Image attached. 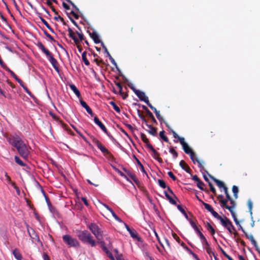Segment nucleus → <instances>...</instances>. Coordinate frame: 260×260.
I'll return each instance as SVG.
<instances>
[{
	"instance_id": "nucleus-19",
	"label": "nucleus",
	"mask_w": 260,
	"mask_h": 260,
	"mask_svg": "<svg viewBox=\"0 0 260 260\" xmlns=\"http://www.w3.org/2000/svg\"><path fill=\"white\" fill-rule=\"evenodd\" d=\"M179 165L181 168L185 171L187 173H190L191 170L184 160H181L180 161Z\"/></svg>"
},
{
	"instance_id": "nucleus-44",
	"label": "nucleus",
	"mask_w": 260,
	"mask_h": 260,
	"mask_svg": "<svg viewBox=\"0 0 260 260\" xmlns=\"http://www.w3.org/2000/svg\"><path fill=\"white\" fill-rule=\"evenodd\" d=\"M147 115L149 117V118L151 119V120L153 123H154L155 124H157V122L156 119H155L153 115L150 111L147 112Z\"/></svg>"
},
{
	"instance_id": "nucleus-2",
	"label": "nucleus",
	"mask_w": 260,
	"mask_h": 260,
	"mask_svg": "<svg viewBox=\"0 0 260 260\" xmlns=\"http://www.w3.org/2000/svg\"><path fill=\"white\" fill-rule=\"evenodd\" d=\"M227 201H222L221 207H223L229 210L231 212L233 218L236 223V224H239V220L237 218L236 214L234 211V209L236 206L235 201L231 197L226 199Z\"/></svg>"
},
{
	"instance_id": "nucleus-27",
	"label": "nucleus",
	"mask_w": 260,
	"mask_h": 260,
	"mask_svg": "<svg viewBox=\"0 0 260 260\" xmlns=\"http://www.w3.org/2000/svg\"><path fill=\"white\" fill-rule=\"evenodd\" d=\"M71 89L73 90V91L75 93V94L77 96V97L80 98L81 96L80 92L79 90L77 89L76 86L74 84H70L69 85Z\"/></svg>"
},
{
	"instance_id": "nucleus-54",
	"label": "nucleus",
	"mask_w": 260,
	"mask_h": 260,
	"mask_svg": "<svg viewBox=\"0 0 260 260\" xmlns=\"http://www.w3.org/2000/svg\"><path fill=\"white\" fill-rule=\"evenodd\" d=\"M101 46H102L103 48L104 49V52L107 54L108 56H109V55H110V54L106 46L104 45L103 42H101Z\"/></svg>"
},
{
	"instance_id": "nucleus-36",
	"label": "nucleus",
	"mask_w": 260,
	"mask_h": 260,
	"mask_svg": "<svg viewBox=\"0 0 260 260\" xmlns=\"http://www.w3.org/2000/svg\"><path fill=\"white\" fill-rule=\"evenodd\" d=\"M14 159L15 162L19 166L22 167L25 166V164L24 163L18 156H15Z\"/></svg>"
},
{
	"instance_id": "nucleus-32",
	"label": "nucleus",
	"mask_w": 260,
	"mask_h": 260,
	"mask_svg": "<svg viewBox=\"0 0 260 260\" xmlns=\"http://www.w3.org/2000/svg\"><path fill=\"white\" fill-rule=\"evenodd\" d=\"M188 220L192 228L194 230V231H196L197 232L198 234H199L200 232H201V231H200L199 228L196 224V223L190 219H188Z\"/></svg>"
},
{
	"instance_id": "nucleus-14",
	"label": "nucleus",
	"mask_w": 260,
	"mask_h": 260,
	"mask_svg": "<svg viewBox=\"0 0 260 260\" xmlns=\"http://www.w3.org/2000/svg\"><path fill=\"white\" fill-rule=\"evenodd\" d=\"M192 179L197 182L198 187L202 190H205L203 186L204 185V183L200 180L197 175H194L192 176Z\"/></svg>"
},
{
	"instance_id": "nucleus-25",
	"label": "nucleus",
	"mask_w": 260,
	"mask_h": 260,
	"mask_svg": "<svg viewBox=\"0 0 260 260\" xmlns=\"http://www.w3.org/2000/svg\"><path fill=\"white\" fill-rule=\"evenodd\" d=\"M152 156L156 160H157L159 163H162V159L159 157V154L157 152L155 149L152 151Z\"/></svg>"
},
{
	"instance_id": "nucleus-63",
	"label": "nucleus",
	"mask_w": 260,
	"mask_h": 260,
	"mask_svg": "<svg viewBox=\"0 0 260 260\" xmlns=\"http://www.w3.org/2000/svg\"><path fill=\"white\" fill-rule=\"evenodd\" d=\"M40 19L41 21L42 22V23L46 26V27L49 26V24L44 18L40 17Z\"/></svg>"
},
{
	"instance_id": "nucleus-47",
	"label": "nucleus",
	"mask_w": 260,
	"mask_h": 260,
	"mask_svg": "<svg viewBox=\"0 0 260 260\" xmlns=\"http://www.w3.org/2000/svg\"><path fill=\"white\" fill-rule=\"evenodd\" d=\"M169 151L173 155V156L174 158H176L177 157L178 153L173 147H171L170 148Z\"/></svg>"
},
{
	"instance_id": "nucleus-4",
	"label": "nucleus",
	"mask_w": 260,
	"mask_h": 260,
	"mask_svg": "<svg viewBox=\"0 0 260 260\" xmlns=\"http://www.w3.org/2000/svg\"><path fill=\"white\" fill-rule=\"evenodd\" d=\"M63 241L70 247L78 248L80 247V243L74 238L69 235H65L62 236Z\"/></svg>"
},
{
	"instance_id": "nucleus-7",
	"label": "nucleus",
	"mask_w": 260,
	"mask_h": 260,
	"mask_svg": "<svg viewBox=\"0 0 260 260\" xmlns=\"http://www.w3.org/2000/svg\"><path fill=\"white\" fill-rule=\"evenodd\" d=\"M93 143L101 151L105 156L109 157L110 158H113V155L111 152L106 148L99 140L96 138H93L92 140Z\"/></svg>"
},
{
	"instance_id": "nucleus-28",
	"label": "nucleus",
	"mask_w": 260,
	"mask_h": 260,
	"mask_svg": "<svg viewBox=\"0 0 260 260\" xmlns=\"http://www.w3.org/2000/svg\"><path fill=\"white\" fill-rule=\"evenodd\" d=\"M164 194H165L166 198L169 200V202L171 204L174 205H177L176 201L174 199H173L166 191H164Z\"/></svg>"
},
{
	"instance_id": "nucleus-16",
	"label": "nucleus",
	"mask_w": 260,
	"mask_h": 260,
	"mask_svg": "<svg viewBox=\"0 0 260 260\" xmlns=\"http://www.w3.org/2000/svg\"><path fill=\"white\" fill-rule=\"evenodd\" d=\"M128 176L129 177L133 180V181L135 182V183L137 185L138 187H140L142 185V183L139 180L137 176L135 175V174L132 173H128Z\"/></svg>"
},
{
	"instance_id": "nucleus-58",
	"label": "nucleus",
	"mask_w": 260,
	"mask_h": 260,
	"mask_svg": "<svg viewBox=\"0 0 260 260\" xmlns=\"http://www.w3.org/2000/svg\"><path fill=\"white\" fill-rule=\"evenodd\" d=\"M172 236L174 239L178 243H180V239L179 237L177 236V235L174 233H172Z\"/></svg>"
},
{
	"instance_id": "nucleus-39",
	"label": "nucleus",
	"mask_w": 260,
	"mask_h": 260,
	"mask_svg": "<svg viewBox=\"0 0 260 260\" xmlns=\"http://www.w3.org/2000/svg\"><path fill=\"white\" fill-rule=\"evenodd\" d=\"M109 104L113 107V109L117 113L120 112V109L119 107L118 106H117V105L113 101H110L109 102Z\"/></svg>"
},
{
	"instance_id": "nucleus-13",
	"label": "nucleus",
	"mask_w": 260,
	"mask_h": 260,
	"mask_svg": "<svg viewBox=\"0 0 260 260\" xmlns=\"http://www.w3.org/2000/svg\"><path fill=\"white\" fill-rule=\"evenodd\" d=\"M49 61L50 62L51 64L52 65L53 68L55 69V70L59 73V70L58 68V63L57 61V60L53 57V56H50L49 58H48Z\"/></svg>"
},
{
	"instance_id": "nucleus-61",
	"label": "nucleus",
	"mask_w": 260,
	"mask_h": 260,
	"mask_svg": "<svg viewBox=\"0 0 260 260\" xmlns=\"http://www.w3.org/2000/svg\"><path fill=\"white\" fill-rule=\"evenodd\" d=\"M72 127L74 128V129L84 139H85V137L83 136V135L77 129V128L73 125H71Z\"/></svg>"
},
{
	"instance_id": "nucleus-35",
	"label": "nucleus",
	"mask_w": 260,
	"mask_h": 260,
	"mask_svg": "<svg viewBox=\"0 0 260 260\" xmlns=\"http://www.w3.org/2000/svg\"><path fill=\"white\" fill-rule=\"evenodd\" d=\"M206 228H207V230L210 232L212 235L215 234V231L210 223L207 222Z\"/></svg>"
},
{
	"instance_id": "nucleus-1",
	"label": "nucleus",
	"mask_w": 260,
	"mask_h": 260,
	"mask_svg": "<svg viewBox=\"0 0 260 260\" xmlns=\"http://www.w3.org/2000/svg\"><path fill=\"white\" fill-rule=\"evenodd\" d=\"M9 143L17 149L19 154L24 159L27 160L30 154L31 147L24 143L18 135L9 138Z\"/></svg>"
},
{
	"instance_id": "nucleus-37",
	"label": "nucleus",
	"mask_w": 260,
	"mask_h": 260,
	"mask_svg": "<svg viewBox=\"0 0 260 260\" xmlns=\"http://www.w3.org/2000/svg\"><path fill=\"white\" fill-rule=\"evenodd\" d=\"M232 191L234 194V197L235 199H237L238 198V193L239 192L238 188L236 185H233L232 187Z\"/></svg>"
},
{
	"instance_id": "nucleus-22",
	"label": "nucleus",
	"mask_w": 260,
	"mask_h": 260,
	"mask_svg": "<svg viewBox=\"0 0 260 260\" xmlns=\"http://www.w3.org/2000/svg\"><path fill=\"white\" fill-rule=\"evenodd\" d=\"M129 233L133 238L137 240L139 242H142L141 238L138 236V234L135 230L132 229V231H129Z\"/></svg>"
},
{
	"instance_id": "nucleus-9",
	"label": "nucleus",
	"mask_w": 260,
	"mask_h": 260,
	"mask_svg": "<svg viewBox=\"0 0 260 260\" xmlns=\"http://www.w3.org/2000/svg\"><path fill=\"white\" fill-rule=\"evenodd\" d=\"M26 227L28 234L30 237L31 239L36 240H37L38 242L41 243L39 237L38 236L35 230L32 228L29 227V226L28 224L26 225Z\"/></svg>"
},
{
	"instance_id": "nucleus-17",
	"label": "nucleus",
	"mask_w": 260,
	"mask_h": 260,
	"mask_svg": "<svg viewBox=\"0 0 260 260\" xmlns=\"http://www.w3.org/2000/svg\"><path fill=\"white\" fill-rule=\"evenodd\" d=\"M94 121L95 123L97 124L104 133H107L106 127L96 116L94 117Z\"/></svg>"
},
{
	"instance_id": "nucleus-8",
	"label": "nucleus",
	"mask_w": 260,
	"mask_h": 260,
	"mask_svg": "<svg viewBox=\"0 0 260 260\" xmlns=\"http://www.w3.org/2000/svg\"><path fill=\"white\" fill-rule=\"evenodd\" d=\"M222 225L224 226L225 228L228 229V228L231 229L232 228L233 231H235V228L233 225L231 220L226 217L225 216H223V218L220 221Z\"/></svg>"
},
{
	"instance_id": "nucleus-34",
	"label": "nucleus",
	"mask_w": 260,
	"mask_h": 260,
	"mask_svg": "<svg viewBox=\"0 0 260 260\" xmlns=\"http://www.w3.org/2000/svg\"><path fill=\"white\" fill-rule=\"evenodd\" d=\"M206 250L207 253L209 255V256L211 257L212 255L214 256L215 255V253L212 251L211 247L210 246L209 244L208 246H206Z\"/></svg>"
},
{
	"instance_id": "nucleus-10",
	"label": "nucleus",
	"mask_w": 260,
	"mask_h": 260,
	"mask_svg": "<svg viewBox=\"0 0 260 260\" xmlns=\"http://www.w3.org/2000/svg\"><path fill=\"white\" fill-rule=\"evenodd\" d=\"M37 45L38 47L46 55L48 58L53 55V54L45 47L44 45L41 42H38Z\"/></svg>"
},
{
	"instance_id": "nucleus-23",
	"label": "nucleus",
	"mask_w": 260,
	"mask_h": 260,
	"mask_svg": "<svg viewBox=\"0 0 260 260\" xmlns=\"http://www.w3.org/2000/svg\"><path fill=\"white\" fill-rule=\"evenodd\" d=\"M103 205L108 210H109L111 212L113 217L115 218V220H116L117 221H119V222L121 221V220L120 219V218H119V217L115 214V213L113 211V210L111 208H110L106 204H103Z\"/></svg>"
},
{
	"instance_id": "nucleus-52",
	"label": "nucleus",
	"mask_w": 260,
	"mask_h": 260,
	"mask_svg": "<svg viewBox=\"0 0 260 260\" xmlns=\"http://www.w3.org/2000/svg\"><path fill=\"white\" fill-rule=\"evenodd\" d=\"M44 34L51 42H55L53 38L50 35H49L46 30H44Z\"/></svg>"
},
{
	"instance_id": "nucleus-55",
	"label": "nucleus",
	"mask_w": 260,
	"mask_h": 260,
	"mask_svg": "<svg viewBox=\"0 0 260 260\" xmlns=\"http://www.w3.org/2000/svg\"><path fill=\"white\" fill-rule=\"evenodd\" d=\"M248 239L250 240V241H251V242L252 243V244H253V246H255V245L256 244V242L254 240V239L252 235H250L249 237L248 238Z\"/></svg>"
},
{
	"instance_id": "nucleus-49",
	"label": "nucleus",
	"mask_w": 260,
	"mask_h": 260,
	"mask_svg": "<svg viewBox=\"0 0 260 260\" xmlns=\"http://www.w3.org/2000/svg\"><path fill=\"white\" fill-rule=\"evenodd\" d=\"M194 163L197 162L198 164V166L199 168L201 169H204V167L202 165V162L199 159V158L196 156H194Z\"/></svg>"
},
{
	"instance_id": "nucleus-56",
	"label": "nucleus",
	"mask_w": 260,
	"mask_h": 260,
	"mask_svg": "<svg viewBox=\"0 0 260 260\" xmlns=\"http://www.w3.org/2000/svg\"><path fill=\"white\" fill-rule=\"evenodd\" d=\"M247 205L249 208V210L250 214H252V202L251 200H248Z\"/></svg>"
},
{
	"instance_id": "nucleus-30",
	"label": "nucleus",
	"mask_w": 260,
	"mask_h": 260,
	"mask_svg": "<svg viewBox=\"0 0 260 260\" xmlns=\"http://www.w3.org/2000/svg\"><path fill=\"white\" fill-rule=\"evenodd\" d=\"M164 123L166 125V126L171 130V132L172 133L173 135V137L175 138H177L178 139V140H179V138H183V137H180L177 134V133L173 129H172L171 128V127L170 126V125H169V124L166 122V121H164Z\"/></svg>"
},
{
	"instance_id": "nucleus-40",
	"label": "nucleus",
	"mask_w": 260,
	"mask_h": 260,
	"mask_svg": "<svg viewBox=\"0 0 260 260\" xmlns=\"http://www.w3.org/2000/svg\"><path fill=\"white\" fill-rule=\"evenodd\" d=\"M212 215L217 219L220 220V221H221V220L223 218V217H222L221 216H220L216 211H215L214 210H213L210 212Z\"/></svg>"
},
{
	"instance_id": "nucleus-50",
	"label": "nucleus",
	"mask_w": 260,
	"mask_h": 260,
	"mask_svg": "<svg viewBox=\"0 0 260 260\" xmlns=\"http://www.w3.org/2000/svg\"><path fill=\"white\" fill-rule=\"evenodd\" d=\"M158 183L159 185L162 188H165L167 187L166 184L163 180L158 179Z\"/></svg>"
},
{
	"instance_id": "nucleus-26",
	"label": "nucleus",
	"mask_w": 260,
	"mask_h": 260,
	"mask_svg": "<svg viewBox=\"0 0 260 260\" xmlns=\"http://www.w3.org/2000/svg\"><path fill=\"white\" fill-rule=\"evenodd\" d=\"M149 128V130H147L148 133L155 136L157 134V129L155 127H153L151 125L149 124L147 126Z\"/></svg>"
},
{
	"instance_id": "nucleus-62",
	"label": "nucleus",
	"mask_w": 260,
	"mask_h": 260,
	"mask_svg": "<svg viewBox=\"0 0 260 260\" xmlns=\"http://www.w3.org/2000/svg\"><path fill=\"white\" fill-rule=\"evenodd\" d=\"M223 190H224V192L225 193L226 199L228 198H229L230 197H231V196H230V194L229 193V192H228V187L226 186L224 187Z\"/></svg>"
},
{
	"instance_id": "nucleus-38",
	"label": "nucleus",
	"mask_w": 260,
	"mask_h": 260,
	"mask_svg": "<svg viewBox=\"0 0 260 260\" xmlns=\"http://www.w3.org/2000/svg\"><path fill=\"white\" fill-rule=\"evenodd\" d=\"M82 58L83 61L84 62V64L86 66H88L89 65L90 63H89V61L88 60V59L86 58V52L85 51H84L82 54Z\"/></svg>"
},
{
	"instance_id": "nucleus-3",
	"label": "nucleus",
	"mask_w": 260,
	"mask_h": 260,
	"mask_svg": "<svg viewBox=\"0 0 260 260\" xmlns=\"http://www.w3.org/2000/svg\"><path fill=\"white\" fill-rule=\"evenodd\" d=\"M77 236L82 242L88 244L92 247L95 246V241L93 239V237L87 231L84 230L79 232Z\"/></svg>"
},
{
	"instance_id": "nucleus-51",
	"label": "nucleus",
	"mask_w": 260,
	"mask_h": 260,
	"mask_svg": "<svg viewBox=\"0 0 260 260\" xmlns=\"http://www.w3.org/2000/svg\"><path fill=\"white\" fill-rule=\"evenodd\" d=\"M67 15H68L69 18L70 19L71 21L74 24V25H75L78 29H80V28L77 24V22L70 16L69 13L66 12Z\"/></svg>"
},
{
	"instance_id": "nucleus-43",
	"label": "nucleus",
	"mask_w": 260,
	"mask_h": 260,
	"mask_svg": "<svg viewBox=\"0 0 260 260\" xmlns=\"http://www.w3.org/2000/svg\"><path fill=\"white\" fill-rule=\"evenodd\" d=\"M5 70L8 72H9L11 75V76L13 77L16 80V79L18 78L17 76L14 73V72H13L11 70H10L9 68L7 67Z\"/></svg>"
},
{
	"instance_id": "nucleus-5",
	"label": "nucleus",
	"mask_w": 260,
	"mask_h": 260,
	"mask_svg": "<svg viewBox=\"0 0 260 260\" xmlns=\"http://www.w3.org/2000/svg\"><path fill=\"white\" fill-rule=\"evenodd\" d=\"M179 142L182 146L183 150L186 154H189L190 159L194 163V156H196L195 153L190 148L188 145L185 142L184 138H179Z\"/></svg>"
},
{
	"instance_id": "nucleus-15",
	"label": "nucleus",
	"mask_w": 260,
	"mask_h": 260,
	"mask_svg": "<svg viewBox=\"0 0 260 260\" xmlns=\"http://www.w3.org/2000/svg\"><path fill=\"white\" fill-rule=\"evenodd\" d=\"M80 104L84 108L87 112L91 116H93V112L92 111V110L91 109V108L88 106V105L86 104V103L83 100H80Z\"/></svg>"
},
{
	"instance_id": "nucleus-64",
	"label": "nucleus",
	"mask_w": 260,
	"mask_h": 260,
	"mask_svg": "<svg viewBox=\"0 0 260 260\" xmlns=\"http://www.w3.org/2000/svg\"><path fill=\"white\" fill-rule=\"evenodd\" d=\"M155 115H156V116L157 117V118L159 120V121H161L163 120V118L161 116L160 114V112L159 111H158L157 112L155 113Z\"/></svg>"
},
{
	"instance_id": "nucleus-20",
	"label": "nucleus",
	"mask_w": 260,
	"mask_h": 260,
	"mask_svg": "<svg viewBox=\"0 0 260 260\" xmlns=\"http://www.w3.org/2000/svg\"><path fill=\"white\" fill-rule=\"evenodd\" d=\"M209 176L216 183L217 185L218 186L219 188H223L224 189L226 186L224 185V183L216 178H214V177L212 176L211 175L209 174Z\"/></svg>"
},
{
	"instance_id": "nucleus-21",
	"label": "nucleus",
	"mask_w": 260,
	"mask_h": 260,
	"mask_svg": "<svg viewBox=\"0 0 260 260\" xmlns=\"http://www.w3.org/2000/svg\"><path fill=\"white\" fill-rule=\"evenodd\" d=\"M90 36L91 38L92 39V40H93L94 43L99 44L100 43H101V42H102L99 39V35L96 32L93 31L92 33L90 34Z\"/></svg>"
},
{
	"instance_id": "nucleus-11",
	"label": "nucleus",
	"mask_w": 260,
	"mask_h": 260,
	"mask_svg": "<svg viewBox=\"0 0 260 260\" xmlns=\"http://www.w3.org/2000/svg\"><path fill=\"white\" fill-rule=\"evenodd\" d=\"M37 45L38 47L46 55L48 58L53 55V54L45 47L44 45L41 42H38Z\"/></svg>"
},
{
	"instance_id": "nucleus-33",
	"label": "nucleus",
	"mask_w": 260,
	"mask_h": 260,
	"mask_svg": "<svg viewBox=\"0 0 260 260\" xmlns=\"http://www.w3.org/2000/svg\"><path fill=\"white\" fill-rule=\"evenodd\" d=\"M134 157L135 158L138 165L140 167L141 171L142 172H143L144 173H145L147 176H148L146 172L145 171V170L144 169V167H143V166L141 164V162L140 161V160L135 156V155H134Z\"/></svg>"
},
{
	"instance_id": "nucleus-18",
	"label": "nucleus",
	"mask_w": 260,
	"mask_h": 260,
	"mask_svg": "<svg viewBox=\"0 0 260 260\" xmlns=\"http://www.w3.org/2000/svg\"><path fill=\"white\" fill-rule=\"evenodd\" d=\"M68 30L69 32V37L73 40L75 43L76 45L79 44V40L76 37V36H75V33L73 32V31L70 27H68Z\"/></svg>"
},
{
	"instance_id": "nucleus-57",
	"label": "nucleus",
	"mask_w": 260,
	"mask_h": 260,
	"mask_svg": "<svg viewBox=\"0 0 260 260\" xmlns=\"http://www.w3.org/2000/svg\"><path fill=\"white\" fill-rule=\"evenodd\" d=\"M168 176L171 178H172L174 181H175L177 179V178L176 177V176L174 175V174L170 171V172H168Z\"/></svg>"
},
{
	"instance_id": "nucleus-53",
	"label": "nucleus",
	"mask_w": 260,
	"mask_h": 260,
	"mask_svg": "<svg viewBox=\"0 0 260 260\" xmlns=\"http://www.w3.org/2000/svg\"><path fill=\"white\" fill-rule=\"evenodd\" d=\"M209 186L210 187V190L214 194H216V189L215 188H214V187L213 186V184H212L211 182H209Z\"/></svg>"
},
{
	"instance_id": "nucleus-46",
	"label": "nucleus",
	"mask_w": 260,
	"mask_h": 260,
	"mask_svg": "<svg viewBox=\"0 0 260 260\" xmlns=\"http://www.w3.org/2000/svg\"><path fill=\"white\" fill-rule=\"evenodd\" d=\"M93 61L95 62L98 66H100L101 64H104V61L102 59H100V58H95L93 59Z\"/></svg>"
},
{
	"instance_id": "nucleus-45",
	"label": "nucleus",
	"mask_w": 260,
	"mask_h": 260,
	"mask_svg": "<svg viewBox=\"0 0 260 260\" xmlns=\"http://www.w3.org/2000/svg\"><path fill=\"white\" fill-rule=\"evenodd\" d=\"M202 204L204 206L205 209L209 212H211L213 210L211 206L209 204L206 203L204 202H202Z\"/></svg>"
},
{
	"instance_id": "nucleus-41",
	"label": "nucleus",
	"mask_w": 260,
	"mask_h": 260,
	"mask_svg": "<svg viewBox=\"0 0 260 260\" xmlns=\"http://www.w3.org/2000/svg\"><path fill=\"white\" fill-rule=\"evenodd\" d=\"M177 209L184 215L185 217L188 220V215L186 213L185 211L183 209L182 206L180 205L177 206Z\"/></svg>"
},
{
	"instance_id": "nucleus-29",
	"label": "nucleus",
	"mask_w": 260,
	"mask_h": 260,
	"mask_svg": "<svg viewBox=\"0 0 260 260\" xmlns=\"http://www.w3.org/2000/svg\"><path fill=\"white\" fill-rule=\"evenodd\" d=\"M13 254L16 259H17V260H21L22 255L20 253L18 249H15L13 251Z\"/></svg>"
},
{
	"instance_id": "nucleus-31",
	"label": "nucleus",
	"mask_w": 260,
	"mask_h": 260,
	"mask_svg": "<svg viewBox=\"0 0 260 260\" xmlns=\"http://www.w3.org/2000/svg\"><path fill=\"white\" fill-rule=\"evenodd\" d=\"M198 235L200 237L203 244L206 246H208L209 243L203 234L201 232H200V233L198 234Z\"/></svg>"
},
{
	"instance_id": "nucleus-60",
	"label": "nucleus",
	"mask_w": 260,
	"mask_h": 260,
	"mask_svg": "<svg viewBox=\"0 0 260 260\" xmlns=\"http://www.w3.org/2000/svg\"><path fill=\"white\" fill-rule=\"evenodd\" d=\"M148 106L152 110L153 112L155 113L157 112L158 111L157 110V109L154 107L150 103L148 102V104H147Z\"/></svg>"
},
{
	"instance_id": "nucleus-59",
	"label": "nucleus",
	"mask_w": 260,
	"mask_h": 260,
	"mask_svg": "<svg viewBox=\"0 0 260 260\" xmlns=\"http://www.w3.org/2000/svg\"><path fill=\"white\" fill-rule=\"evenodd\" d=\"M76 33L79 37V42L80 41H81L82 40H84V36L82 34H81L78 31H76Z\"/></svg>"
},
{
	"instance_id": "nucleus-12",
	"label": "nucleus",
	"mask_w": 260,
	"mask_h": 260,
	"mask_svg": "<svg viewBox=\"0 0 260 260\" xmlns=\"http://www.w3.org/2000/svg\"><path fill=\"white\" fill-rule=\"evenodd\" d=\"M140 101L144 102L146 104H148L149 100L148 98L145 95L143 91L139 90L136 94Z\"/></svg>"
},
{
	"instance_id": "nucleus-48",
	"label": "nucleus",
	"mask_w": 260,
	"mask_h": 260,
	"mask_svg": "<svg viewBox=\"0 0 260 260\" xmlns=\"http://www.w3.org/2000/svg\"><path fill=\"white\" fill-rule=\"evenodd\" d=\"M141 138L143 142L145 144L148 143L149 142V139L147 138L146 136L144 133L141 134Z\"/></svg>"
},
{
	"instance_id": "nucleus-6",
	"label": "nucleus",
	"mask_w": 260,
	"mask_h": 260,
	"mask_svg": "<svg viewBox=\"0 0 260 260\" xmlns=\"http://www.w3.org/2000/svg\"><path fill=\"white\" fill-rule=\"evenodd\" d=\"M88 228L92 233L95 236L98 240H101L103 239V232L95 223H90L88 225Z\"/></svg>"
},
{
	"instance_id": "nucleus-24",
	"label": "nucleus",
	"mask_w": 260,
	"mask_h": 260,
	"mask_svg": "<svg viewBox=\"0 0 260 260\" xmlns=\"http://www.w3.org/2000/svg\"><path fill=\"white\" fill-rule=\"evenodd\" d=\"M16 81L19 83L20 85L23 88V89L25 90V91L29 95L31 94V92L29 91V90L27 88V87L24 85L23 82L19 78L18 79H16Z\"/></svg>"
},
{
	"instance_id": "nucleus-42",
	"label": "nucleus",
	"mask_w": 260,
	"mask_h": 260,
	"mask_svg": "<svg viewBox=\"0 0 260 260\" xmlns=\"http://www.w3.org/2000/svg\"><path fill=\"white\" fill-rule=\"evenodd\" d=\"M164 133H165L164 131H162L160 132H159V136L165 142H168L169 139H168V137L165 135Z\"/></svg>"
}]
</instances>
